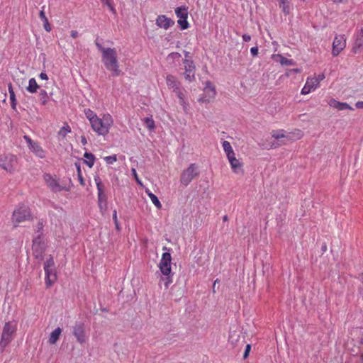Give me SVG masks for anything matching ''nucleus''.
<instances>
[{
    "label": "nucleus",
    "mask_w": 363,
    "mask_h": 363,
    "mask_svg": "<svg viewBox=\"0 0 363 363\" xmlns=\"http://www.w3.org/2000/svg\"><path fill=\"white\" fill-rule=\"evenodd\" d=\"M39 77L43 80H48V77L47 74L45 73V72H41L40 74Z\"/></svg>",
    "instance_id": "3c124183"
},
{
    "label": "nucleus",
    "mask_w": 363,
    "mask_h": 363,
    "mask_svg": "<svg viewBox=\"0 0 363 363\" xmlns=\"http://www.w3.org/2000/svg\"><path fill=\"white\" fill-rule=\"evenodd\" d=\"M179 103L182 106L183 109L186 111L189 104L185 98L179 100Z\"/></svg>",
    "instance_id": "49530a36"
},
{
    "label": "nucleus",
    "mask_w": 363,
    "mask_h": 363,
    "mask_svg": "<svg viewBox=\"0 0 363 363\" xmlns=\"http://www.w3.org/2000/svg\"><path fill=\"white\" fill-rule=\"evenodd\" d=\"M77 177H78L79 182L80 184L82 186H85V181H84V179L83 178V176H82V171H81L79 165L77 166Z\"/></svg>",
    "instance_id": "a19ab883"
},
{
    "label": "nucleus",
    "mask_w": 363,
    "mask_h": 363,
    "mask_svg": "<svg viewBox=\"0 0 363 363\" xmlns=\"http://www.w3.org/2000/svg\"><path fill=\"white\" fill-rule=\"evenodd\" d=\"M19 161L16 155L11 153L0 155V168L6 173L12 174L18 170Z\"/></svg>",
    "instance_id": "20e7f679"
},
{
    "label": "nucleus",
    "mask_w": 363,
    "mask_h": 363,
    "mask_svg": "<svg viewBox=\"0 0 363 363\" xmlns=\"http://www.w3.org/2000/svg\"><path fill=\"white\" fill-rule=\"evenodd\" d=\"M325 78L324 73L313 75L307 78L304 86L301 91L302 95H306L315 91L320 86V83Z\"/></svg>",
    "instance_id": "6e6552de"
},
{
    "label": "nucleus",
    "mask_w": 363,
    "mask_h": 363,
    "mask_svg": "<svg viewBox=\"0 0 363 363\" xmlns=\"http://www.w3.org/2000/svg\"><path fill=\"white\" fill-rule=\"evenodd\" d=\"M96 187H97V190H98V194H99V197H101L104 194L102 184L100 180L97 181L96 179Z\"/></svg>",
    "instance_id": "c03bdc74"
},
{
    "label": "nucleus",
    "mask_w": 363,
    "mask_h": 363,
    "mask_svg": "<svg viewBox=\"0 0 363 363\" xmlns=\"http://www.w3.org/2000/svg\"><path fill=\"white\" fill-rule=\"evenodd\" d=\"M55 262L52 257H50L44 264V270L48 271L50 268H55Z\"/></svg>",
    "instance_id": "e433bc0d"
},
{
    "label": "nucleus",
    "mask_w": 363,
    "mask_h": 363,
    "mask_svg": "<svg viewBox=\"0 0 363 363\" xmlns=\"http://www.w3.org/2000/svg\"><path fill=\"white\" fill-rule=\"evenodd\" d=\"M342 0H333V2H334V3H336V4H337V3H340V2H342Z\"/></svg>",
    "instance_id": "680f3d73"
},
{
    "label": "nucleus",
    "mask_w": 363,
    "mask_h": 363,
    "mask_svg": "<svg viewBox=\"0 0 363 363\" xmlns=\"http://www.w3.org/2000/svg\"><path fill=\"white\" fill-rule=\"evenodd\" d=\"M32 250L33 255L36 259H39L40 260L43 259V254L45 250V245L40 235H38L33 239Z\"/></svg>",
    "instance_id": "f8f14e48"
},
{
    "label": "nucleus",
    "mask_w": 363,
    "mask_h": 363,
    "mask_svg": "<svg viewBox=\"0 0 363 363\" xmlns=\"http://www.w3.org/2000/svg\"><path fill=\"white\" fill-rule=\"evenodd\" d=\"M96 46L101 52V61L106 69L110 71L113 76L118 77L121 74L118 59V51L115 48H104L96 43Z\"/></svg>",
    "instance_id": "f03ea898"
},
{
    "label": "nucleus",
    "mask_w": 363,
    "mask_h": 363,
    "mask_svg": "<svg viewBox=\"0 0 363 363\" xmlns=\"http://www.w3.org/2000/svg\"><path fill=\"white\" fill-rule=\"evenodd\" d=\"M39 89V85L38 84L36 80L34 78H31L29 79L28 86L26 89L29 93L33 94L37 91Z\"/></svg>",
    "instance_id": "c85d7f7f"
},
{
    "label": "nucleus",
    "mask_w": 363,
    "mask_h": 363,
    "mask_svg": "<svg viewBox=\"0 0 363 363\" xmlns=\"http://www.w3.org/2000/svg\"><path fill=\"white\" fill-rule=\"evenodd\" d=\"M71 132V128L67 123H65L64 125L60 128L58 132V135L62 138H65L66 135Z\"/></svg>",
    "instance_id": "72a5a7b5"
},
{
    "label": "nucleus",
    "mask_w": 363,
    "mask_h": 363,
    "mask_svg": "<svg viewBox=\"0 0 363 363\" xmlns=\"http://www.w3.org/2000/svg\"><path fill=\"white\" fill-rule=\"evenodd\" d=\"M145 193L147 194L149 198L150 199L152 203L156 206L157 209L162 208V204L159 201L158 198L152 194L149 189L145 190Z\"/></svg>",
    "instance_id": "c756f323"
},
{
    "label": "nucleus",
    "mask_w": 363,
    "mask_h": 363,
    "mask_svg": "<svg viewBox=\"0 0 363 363\" xmlns=\"http://www.w3.org/2000/svg\"><path fill=\"white\" fill-rule=\"evenodd\" d=\"M45 285L47 288H50L57 280V274L55 268H50L48 271H45Z\"/></svg>",
    "instance_id": "412c9836"
},
{
    "label": "nucleus",
    "mask_w": 363,
    "mask_h": 363,
    "mask_svg": "<svg viewBox=\"0 0 363 363\" xmlns=\"http://www.w3.org/2000/svg\"><path fill=\"white\" fill-rule=\"evenodd\" d=\"M184 53H185V57H186V59H187V57H189V52L185 51Z\"/></svg>",
    "instance_id": "052dcab7"
},
{
    "label": "nucleus",
    "mask_w": 363,
    "mask_h": 363,
    "mask_svg": "<svg viewBox=\"0 0 363 363\" xmlns=\"http://www.w3.org/2000/svg\"><path fill=\"white\" fill-rule=\"evenodd\" d=\"M155 21L157 26L164 30H167L174 25V21L165 15H159Z\"/></svg>",
    "instance_id": "aec40b11"
},
{
    "label": "nucleus",
    "mask_w": 363,
    "mask_h": 363,
    "mask_svg": "<svg viewBox=\"0 0 363 363\" xmlns=\"http://www.w3.org/2000/svg\"><path fill=\"white\" fill-rule=\"evenodd\" d=\"M179 98V100L183 99L185 98L184 94L183 93L182 90L181 89L180 86L178 87L177 89L173 91Z\"/></svg>",
    "instance_id": "a18cd8bd"
},
{
    "label": "nucleus",
    "mask_w": 363,
    "mask_h": 363,
    "mask_svg": "<svg viewBox=\"0 0 363 363\" xmlns=\"http://www.w3.org/2000/svg\"><path fill=\"white\" fill-rule=\"evenodd\" d=\"M39 99L42 105H45L48 102V95L45 90L42 89L39 92Z\"/></svg>",
    "instance_id": "f704fd0d"
},
{
    "label": "nucleus",
    "mask_w": 363,
    "mask_h": 363,
    "mask_svg": "<svg viewBox=\"0 0 363 363\" xmlns=\"http://www.w3.org/2000/svg\"><path fill=\"white\" fill-rule=\"evenodd\" d=\"M144 121L145 123V125L147 126V128L150 130H153L155 127V121L154 120L152 119V117L150 118H145L144 119Z\"/></svg>",
    "instance_id": "4c0bfd02"
},
{
    "label": "nucleus",
    "mask_w": 363,
    "mask_h": 363,
    "mask_svg": "<svg viewBox=\"0 0 363 363\" xmlns=\"http://www.w3.org/2000/svg\"><path fill=\"white\" fill-rule=\"evenodd\" d=\"M70 35L73 38H76L78 36V32L76 30H72Z\"/></svg>",
    "instance_id": "5fc2aeb1"
},
{
    "label": "nucleus",
    "mask_w": 363,
    "mask_h": 363,
    "mask_svg": "<svg viewBox=\"0 0 363 363\" xmlns=\"http://www.w3.org/2000/svg\"><path fill=\"white\" fill-rule=\"evenodd\" d=\"M184 66V77L185 79L189 82H191L195 80V72L196 67L192 60L185 59L183 60Z\"/></svg>",
    "instance_id": "2eb2a0df"
},
{
    "label": "nucleus",
    "mask_w": 363,
    "mask_h": 363,
    "mask_svg": "<svg viewBox=\"0 0 363 363\" xmlns=\"http://www.w3.org/2000/svg\"><path fill=\"white\" fill-rule=\"evenodd\" d=\"M222 146H223V150H224L226 156H228L229 155H233V153L235 152L230 142H228L227 140H224L222 143Z\"/></svg>",
    "instance_id": "473e14b6"
},
{
    "label": "nucleus",
    "mask_w": 363,
    "mask_h": 363,
    "mask_svg": "<svg viewBox=\"0 0 363 363\" xmlns=\"http://www.w3.org/2000/svg\"><path fill=\"white\" fill-rule=\"evenodd\" d=\"M158 267L163 275L172 274V256L169 252H167L162 254Z\"/></svg>",
    "instance_id": "9b49d317"
},
{
    "label": "nucleus",
    "mask_w": 363,
    "mask_h": 363,
    "mask_svg": "<svg viewBox=\"0 0 363 363\" xmlns=\"http://www.w3.org/2000/svg\"><path fill=\"white\" fill-rule=\"evenodd\" d=\"M346 47V38L344 35L335 36L333 43L332 55L337 56Z\"/></svg>",
    "instance_id": "dca6fc26"
},
{
    "label": "nucleus",
    "mask_w": 363,
    "mask_h": 363,
    "mask_svg": "<svg viewBox=\"0 0 363 363\" xmlns=\"http://www.w3.org/2000/svg\"><path fill=\"white\" fill-rule=\"evenodd\" d=\"M33 219L30 208L26 205H19L13 212L11 221L15 227L20 223Z\"/></svg>",
    "instance_id": "0eeeda50"
},
{
    "label": "nucleus",
    "mask_w": 363,
    "mask_h": 363,
    "mask_svg": "<svg viewBox=\"0 0 363 363\" xmlns=\"http://www.w3.org/2000/svg\"><path fill=\"white\" fill-rule=\"evenodd\" d=\"M271 138L273 141H269L265 145L267 149H276L281 146L286 145L289 143L291 137L287 135L286 132L283 129L273 130L271 132Z\"/></svg>",
    "instance_id": "7ed1b4c3"
},
{
    "label": "nucleus",
    "mask_w": 363,
    "mask_h": 363,
    "mask_svg": "<svg viewBox=\"0 0 363 363\" xmlns=\"http://www.w3.org/2000/svg\"><path fill=\"white\" fill-rule=\"evenodd\" d=\"M101 1H102L103 3L107 4L109 6V8L111 9V10H112V11L114 10L113 6L110 4L109 0H101Z\"/></svg>",
    "instance_id": "4d7b16f0"
},
{
    "label": "nucleus",
    "mask_w": 363,
    "mask_h": 363,
    "mask_svg": "<svg viewBox=\"0 0 363 363\" xmlns=\"http://www.w3.org/2000/svg\"><path fill=\"white\" fill-rule=\"evenodd\" d=\"M218 281V279L215 280V282H214V285L216 284V283Z\"/></svg>",
    "instance_id": "774afa93"
},
{
    "label": "nucleus",
    "mask_w": 363,
    "mask_h": 363,
    "mask_svg": "<svg viewBox=\"0 0 363 363\" xmlns=\"http://www.w3.org/2000/svg\"><path fill=\"white\" fill-rule=\"evenodd\" d=\"M182 57V55L179 52H173L172 53H170L168 56H167V60L169 62H174V61H177L178 62H179V60H180V58Z\"/></svg>",
    "instance_id": "c9c22d12"
},
{
    "label": "nucleus",
    "mask_w": 363,
    "mask_h": 363,
    "mask_svg": "<svg viewBox=\"0 0 363 363\" xmlns=\"http://www.w3.org/2000/svg\"><path fill=\"white\" fill-rule=\"evenodd\" d=\"M113 219L114 220V223L117 224L118 218H117V211L116 210H114L113 212Z\"/></svg>",
    "instance_id": "864d4df0"
},
{
    "label": "nucleus",
    "mask_w": 363,
    "mask_h": 363,
    "mask_svg": "<svg viewBox=\"0 0 363 363\" xmlns=\"http://www.w3.org/2000/svg\"><path fill=\"white\" fill-rule=\"evenodd\" d=\"M43 227V221H39L38 223V230H42Z\"/></svg>",
    "instance_id": "13d9d810"
},
{
    "label": "nucleus",
    "mask_w": 363,
    "mask_h": 363,
    "mask_svg": "<svg viewBox=\"0 0 363 363\" xmlns=\"http://www.w3.org/2000/svg\"><path fill=\"white\" fill-rule=\"evenodd\" d=\"M355 106L358 109H363V101H359L356 102Z\"/></svg>",
    "instance_id": "8fccbe9b"
},
{
    "label": "nucleus",
    "mask_w": 363,
    "mask_h": 363,
    "mask_svg": "<svg viewBox=\"0 0 363 363\" xmlns=\"http://www.w3.org/2000/svg\"><path fill=\"white\" fill-rule=\"evenodd\" d=\"M17 330V323L16 321H8L6 322L1 335L0 340V347L1 352L9 345V343L13 339V335L16 333Z\"/></svg>",
    "instance_id": "39448f33"
},
{
    "label": "nucleus",
    "mask_w": 363,
    "mask_h": 363,
    "mask_svg": "<svg viewBox=\"0 0 363 363\" xmlns=\"http://www.w3.org/2000/svg\"><path fill=\"white\" fill-rule=\"evenodd\" d=\"M43 178L47 187L53 193L70 191L71 186L65 185L56 175L45 173Z\"/></svg>",
    "instance_id": "423d86ee"
},
{
    "label": "nucleus",
    "mask_w": 363,
    "mask_h": 363,
    "mask_svg": "<svg viewBox=\"0 0 363 363\" xmlns=\"http://www.w3.org/2000/svg\"><path fill=\"white\" fill-rule=\"evenodd\" d=\"M84 112L94 132L102 136L108 134L113 125V118L110 113H103L99 117L90 108H85Z\"/></svg>",
    "instance_id": "f257e3e1"
},
{
    "label": "nucleus",
    "mask_w": 363,
    "mask_h": 363,
    "mask_svg": "<svg viewBox=\"0 0 363 363\" xmlns=\"http://www.w3.org/2000/svg\"><path fill=\"white\" fill-rule=\"evenodd\" d=\"M272 59L275 62H279L281 65L291 66L294 65L296 62L292 59H288L280 54H273Z\"/></svg>",
    "instance_id": "5701e85b"
},
{
    "label": "nucleus",
    "mask_w": 363,
    "mask_h": 363,
    "mask_svg": "<svg viewBox=\"0 0 363 363\" xmlns=\"http://www.w3.org/2000/svg\"><path fill=\"white\" fill-rule=\"evenodd\" d=\"M198 174L196 164H191L188 168L182 172L180 182L183 185L187 186Z\"/></svg>",
    "instance_id": "9d476101"
},
{
    "label": "nucleus",
    "mask_w": 363,
    "mask_h": 363,
    "mask_svg": "<svg viewBox=\"0 0 363 363\" xmlns=\"http://www.w3.org/2000/svg\"><path fill=\"white\" fill-rule=\"evenodd\" d=\"M328 104L330 105V106L335 108L339 111H342V110H346V109L351 110V111L354 110V108L352 106H350L348 104L345 103V102L337 101L334 99H331L330 100V101L328 102Z\"/></svg>",
    "instance_id": "4be33fe9"
},
{
    "label": "nucleus",
    "mask_w": 363,
    "mask_h": 363,
    "mask_svg": "<svg viewBox=\"0 0 363 363\" xmlns=\"http://www.w3.org/2000/svg\"><path fill=\"white\" fill-rule=\"evenodd\" d=\"M43 9L40 11L39 17L43 22V27L45 30L48 32H50L51 30V26L48 21V18L45 16V11H44V6L42 8Z\"/></svg>",
    "instance_id": "bb28decb"
},
{
    "label": "nucleus",
    "mask_w": 363,
    "mask_h": 363,
    "mask_svg": "<svg viewBox=\"0 0 363 363\" xmlns=\"http://www.w3.org/2000/svg\"><path fill=\"white\" fill-rule=\"evenodd\" d=\"M167 250V247H163V250Z\"/></svg>",
    "instance_id": "338daca9"
},
{
    "label": "nucleus",
    "mask_w": 363,
    "mask_h": 363,
    "mask_svg": "<svg viewBox=\"0 0 363 363\" xmlns=\"http://www.w3.org/2000/svg\"><path fill=\"white\" fill-rule=\"evenodd\" d=\"M85 158L84 163L89 167L91 168L94 166L95 162V156L91 152H85L84 155Z\"/></svg>",
    "instance_id": "7c9ffc66"
},
{
    "label": "nucleus",
    "mask_w": 363,
    "mask_h": 363,
    "mask_svg": "<svg viewBox=\"0 0 363 363\" xmlns=\"http://www.w3.org/2000/svg\"><path fill=\"white\" fill-rule=\"evenodd\" d=\"M81 143L82 145H85L87 144V140L85 136L82 135L81 136Z\"/></svg>",
    "instance_id": "6e6d98bb"
},
{
    "label": "nucleus",
    "mask_w": 363,
    "mask_h": 363,
    "mask_svg": "<svg viewBox=\"0 0 363 363\" xmlns=\"http://www.w3.org/2000/svg\"><path fill=\"white\" fill-rule=\"evenodd\" d=\"M9 96H10V101H11V106L13 109H16V95L14 93V91L13 89L12 84L10 83L8 86Z\"/></svg>",
    "instance_id": "2f4dec72"
},
{
    "label": "nucleus",
    "mask_w": 363,
    "mask_h": 363,
    "mask_svg": "<svg viewBox=\"0 0 363 363\" xmlns=\"http://www.w3.org/2000/svg\"><path fill=\"white\" fill-rule=\"evenodd\" d=\"M216 96V86L209 81L206 82L205 87L201 96L199 99L201 103H209L212 101Z\"/></svg>",
    "instance_id": "1a4fd4ad"
},
{
    "label": "nucleus",
    "mask_w": 363,
    "mask_h": 363,
    "mask_svg": "<svg viewBox=\"0 0 363 363\" xmlns=\"http://www.w3.org/2000/svg\"><path fill=\"white\" fill-rule=\"evenodd\" d=\"M131 172H132V174H133V177L135 178L136 182L138 183V184H139L140 186H143V183L141 182L140 179L139 178L135 168H132Z\"/></svg>",
    "instance_id": "37998d69"
},
{
    "label": "nucleus",
    "mask_w": 363,
    "mask_h": 363,
    "mask_svg": "<svg viewBox=\"0 0 363 363\" xmlns=\"http://www.w3.org/2000/svg\"><path fill=\"white\" fill-rule=\"evenodd\" d=\"M242 39L245 42H248L251 40V36L248 34H244L242 35Z\"/></svg>",
    "instance_id": "603ef678"
},
{
    "label": "nucleus",
    "mask_w": 363,
    "mask_h": 363,
    "mask_svg": "<svg viewBox=\"0 0 363 363\" xmlns=\"http://www.w3.org/2000/svg\"><path fill=\"white\" fill-rule=\"evenodd\" d=\"M227 157V159L230 163L232 171L235 174H243V164L240 162L235 157V153H233V155H229Z\"/></svg>",
    "instance_id": "f3484780"
},
{
    "label": "nucleus",
    "mask_w": 363,
    "mask_h": 363,
    "mask_svg": "<svg viewBox=\"0 0 363 363\" xmlns=\"http://www.w3.org/2000/svg\"><path fill=\"white\" fill-rule=\"evenodd\" d=\"M62 333V329L60 327L55 328L50 335L48 342L50 345H55L59 340Z\"/></svg>",
    "instance_id": "393cba45"
},
{
    "label": "nucleus",
    "mask_w": 363,
    "mask_h": 363,
    "mask_svg": "<svg viewBox=\"0 0 363 363\" xmlns=\"http://www.w3.org/2000/svg\"><path fill=\"white\" fill-rule=\"evenodd\" d=\"M258 50L257 47H252L250 49V52L253 56H257L258 55Z\"/></svg>",
    "instance_id": "09e8293b"
},
{
    "label": "nucleus",
    "mask_w": 363,
    "mask_h": 363,
    "mask_svg": "<svg viewBox=\"0 0 363 363\" xmlns=\"http://www.w3.org/2000/svg\"><path fill=\"white\" fill-rule=\"evenodd\" d=\"M116 225V228L117 230H119V224H118V220L117 221V224H115Z\"/></svg>",
    "instance_id": "e2e57ef3"
},
{
    "label": "nucleus",
    "mask_w": 363,
    "mask_h": 363,
    "mask_svg": "<svg viewBox=\"0 0 363 363\" xmlns=\"http://www.w3.org/2000/svg\"><path fill=\"white\" fill-rule=\"evenodd\" d=\"M250 350H251V345L250 344H247L246 345L245 350V352L243 354L244 358H246L248 356Z\"/></svg>",
    "instance_id": "de8ad7c7"
},
{
    "label": "nucleus",
    "mask_w": 363,
    "mask_h": 363,
    "mask_svg": "<svg viewBox=\"0 0 363 363\" xmlns=\"http://www.w3.org/2000/svg\"><path fill=\"white\" fill-rule=\"evenodd\" d=\"M290 72L298 73L301 72V70L299 69H290Z\"/></svg>",
    "instance_id": "bf43d9fd"
},
{
    "label": "nucleus",
    "mask_w": 363,
    "mask_h": 363,
    "mask_svg": "<svg viewBox=\"0 0 363 363\" xmlns=\"http://www.w3.org/2000/svg\"><path fill=\"white\" fill-rule=\"evenodd\" d=\"M166 82L168 88L172 89V91H174L179 87V82L177 81L176 77L172 74H168L167 76Z\"/></svg>",
    "instance_id": "b1692460"
},
{
    "label": "nucleus",
    "mask_w": 363,
    "mask_h": 363,
    "mask_svg": "<svg viewBox=\"0 0 363 363\" xmlns=\"http://www.w3.org/2000/svg\"><path fill=\"white\" fill-rule=\"evenodd\" d=\"M288 135H289L291 137L289 143H292L295 140L301 139L303 137L304 134L302 130L299 129H295L293 131L290 132Z\"/></svg>",
    "instance_id": "cd10ccee"
},
{
    "label": "nucleus",
    "mask_w": 363,
    "mask_h": 363,
    "mask_svg": "<svg viewBox=\"0 0 363 363\" xmlns=\"http://www.w3.org/2000/svg\"><path fill=\"white\" fill-rule=\"evenodd\" d=\"M363 50V28L357 30L354 35V43L352 52L354 54Z\"/></svg>",
    "instance_id": "a211bd4d"
},
{
    "label": "nucleus",
    "mask_w": 363,
    "mask_h": 363,
    "mask_svg": "<svg viewBox=\"0 0 363 363\" xmlns=\"http://www.w3.org/2000/svg\"><path fill=\"white\" fill-rule=\"evenodd\" d=\"M104 159L107 164H112L117 161V156H116V155H113L111 156H106Z\"/></svg>",
    "instance_id": "79ce46f5"
},
{
    "label": "nucleus",
    "mask_w": 363,
    "mask_h": 363,
    "mask_svg": "<svg viewBox=\"0 0 363 363\" xmlns=\"http://www.w3.org/2000/svg\"><path fill=\"white\" fill-rule=\"evenodd\" d=\"M73 335L77 338V342L80 344H83L87 340V337L86 335L83 324H78L73 327Z\"/></svg>",
    "instance_id": "6ab92c4d"
},
{
    "label": "nucleus",
    "mask_w": 363,
    "mask_h": 363,
    "mask_svg": "<svg viewBox=\"0 0 363 363\" xmlns=\"http://www.w3.org/2000/svg\"><path fill=\"white\" fill-rule=\"evenodd\" d=\"M360 357H361L362 363H363V354H362L360 355Z\"/></svg>",
    "instance_id": "69168bd1"
},
{
    "label": "nucleus",
    "mask_w": 363,
    "mask_h": 363,
    "mask_svg": "<svg viewBox=\"0 0 363 363\" xmlns=\"http://www.w3.org/2000/svg\"><path fill=\"white\" fill-rule=\"evenodd\" d=\"M166 277L165 278H162L161 279L162 281H164V287L166 289H167L169 286V285L172 283L173 281V279H172V274H171L170 275H164Z\"/></svg>",
    "instance_id": "58836bf2"
},
{
    "label": "nucleus",
    "mask_w": 363,
    "mask_h": 363,
    "mask_svg": "<svg viewBox=\"0 0 363 363\" xmlns=\"http://www.w3.org/2000/svg\"><path fill=\"white\" fill-rule=\"evenodd\" d=\"M98 201H99V207L102 211L103 209V203H104V206H106V196L104 194H103V196L101 197H99V194H98Z\"/></svg>",
    "instance_id": "ea45409f"
},
{
    "label": "nucleus",
    "mask_w": 363,
    "mask_h": 363,
    "mask_svg": "<svg viewBox=\"0 0 363 363\" xmlns=\"http://www.w3.org/2000/svg\"><path fill=\"white\" fill-rule=\"evenodd\" d=\"M24 140H26L30 151L38 157L43 159L46 156L45 151L40 145V144L33 140L29 136L24 135Z\"/></svg>",
    "instance_id": "4468645a"
},
{
    "label": "nucleus",
    "mask_w": 363,
    "mask_h": 363,
    "mask_svg": "<svg viewBox=\"0 0 363 363\" xmlns=\"http://www.w3.org/2000/svg\"><path fill=\"white\" fill-rule=\"evenodd\" d=\"M223 220H224V221L228 220V216H225L223 217Z\"/></svg>",
    "instance_id": "0e129e2a"
},
{
    "label": "nucleus",
    "mask_w": 363,
    "mask_h": 363,
    "mask_svg": "<svg viewBox=\"0 0 363 363\" xmlns=\"http://www.w3.org/2000/svg\"><path fill=\"white\" fill-rule=\"evenodd\" d=\"M279 2V8L285 15H289L290 13V1L289 0H277Z\"/></svg>",
    "instance_id": "a878e982"
},
{
    "label": "nucleus",
    "mask_w": 363,
    "mask_h": 363,
    "mask_svg": "<svg viewBox=\"0 0 363 363\" xmlns=\"http://www.w3.org/2000/svg\"><path fill=\"white\" fill-rule=\"evenodd\" d=\"M188 13V8L185 6L177 7L175 9V14L179 18L177 23L182 30L187 29L189 27V23L187 21Z\"/></svg>",
    "instance_id": "ddd939ff"
}]
</instances>
